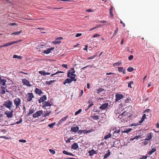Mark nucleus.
I'll list each match as a JSON object with an SVG mask.
<instances>
[{
	"instance_id": "f257e3e1",
	"label": "nucleus",
	"mask_w": 159,
	"mask_h": 159,
	"mask_svg": "<svg viewBox=\"0 0 159 159\" xmlns=\"http://www.w3.org/2000/svg\"><path fill=\"white\" fill-rule=\"evenodd\" d=\"M13 102L15 105L16 106V108H19L21 102V100L20 98H17L14 100Z\"/></svg>"
},
{
	"instance_id": "f03ea898",
	"label": "nucleus",
	"mask_w": 159,
	"mask_h": 159,
	"mask_svg": "<svg viewBox=\"0 0 159 159\" xmlns=\"http://www.w3.org/2000/svg\"><path fill=\"white\" fill-rule=\"evenodd\" d=\"M12 105V102L9 100H8L7 101L5 102L4 105L7 108L10 109Z\"/></svg>"
},
{
	"instance_id": "7ed1b4c3",
	"label": "nucleus",
	"mask_w": 159,
	"mask_h": 159,
	"mask_svg": "<svg viewBox=\"0 0 159 159\" xmlns=\"http://www.w3.org/2000/svg\"><path fill=\"white\" fill-rule=\"evenodd\" d=\"M75 72V71L73 68H71L69 71L67 73V77H71L72 76H76V75L74 74Z\"/></svg>"
},
{
	"instance_id": "20e7f679",
	"label": "nucleus",
	"mask_w": 159,
	"mask_h": 159,
	"mask_svg": "<svg viewBox=\"0 0 159 159\" xmlns=\"http://www.w3.org/2000/svg\"><path fill=\"white\" fill-rule=\"evenodd\" d=\"M33 94L32 93H28L26 96V98L28 102L32 101V98H34Z\"/></svg>"
},
{
	"instance_id": "39448f33",
	"label": "nucleus",
	"mask_w": 159,
	"mask_h": 159,
	"mask_svg": "<svg viewBox=\"0 0 159 159\" xmlns=\"http://www.w3.org/2000/svg\"><path fill=\"white\" fill-rule=\"evenodd\" d=\"M22 41V40L20 39L19 40H18V41H14V42H11L7 43L5 44H4L3 45L0 46V48H1L2 47L7 46H8L9 45H12L14 43H17L20 41Z\"/></svg>"
},
{
	"instance_id": "423d86ee",
	"label": "nucleus",
	"mask_w": 159,
	"mask_h": 159,
	"mask_svg": "<svg viewBox=\"0 0 159 159\" xmlns=\"http://www.w3.org/2000/svg\"><path fill=\"white\" fill-rule=\"evenodd\" d=\"M43 113V111H39L33 114V117L34 118H36L40 116Z\"/></svg>"
},
{
	"instance_id": "0eeeda50",
	"label": "nucleus",
	"mask_w": 159,
	"mask_h": 159,
	"mask_svg": "<svg viewBox=\"0 0 159 159\" xmlns=\"http://www.w3.org/2000/svg\"><path fill=\"white\" fill-rule=\"evenodd\" d=\"M115 97V101L117 102L122 99L124 97V95L122 94L117 93L116 94Z\"/></svg>"
},
{
	"instance_id": "6e6552de",
	"label": "nucleus",
	"mask_w": 159,
	"mask_h": 159,
	"mask_svg": "<svg viewBox=\"0 0 159 159\" xmlns=\"http://www.w3.org/2000/svg\"><path fill=\"white\" fill-rule=\"evenodd\" d=\"M22 82L24 85H26L27 86L31 87L32 85L30 84L29 81L26 79H24L22 80Z\"/></svg>"
},
{
	"instance_id": "1a4fd4ad",
	"label": "nucleus",
	"mask_w": 159,
	"mask_h": 159,
	"mask_svg": "<svg viewBox=\"0 0 159 159\" xmlns=\"http://www.w3.org/2000/svg\"><path fill=\"white\" fill-rule=\"evenodd\" d=\"M13 111H6L5 112V114L6 115L8 118H11L13 116Z\"/></svg>"
},
{
	"instance_id": "9d476101",
	"label": "nucleus",
	"mask_w": 159,
	"mask_h": 159,
	"mask_svg": "<svg viewBox=\"0 0 159 159\" xmlns=\"http://www.w3.org/2000/svg\"><path fill=\"white\" fill-rule=\"evenodd\" d=\"M43 105L42 107L44 109H46V108L48 106H51V104L49 102H44L42 103Z\"/></svg>"
},
{
	"instance_id": "9b49d317",
	"label": "nucleus",
	"mask_w": 159,
	"mask_h": 159,
	"mask_svg": "<svg viewBox=\"0 0 159 159\" xmlns=\"http://www.w3.org/2000/svg\"><path fill=\"white\" fill-rule=\"evenodd\" d=\"M152 133H148L146 135V138L145 139V140H150L152 138Z\"/></svg>"
},
{
	"instance_id": "f8f14e48",
	"label": "nucleus",
	"mask_w": 159,
	"mask_h": 159,
	"mask_svg": "<svg viewBox=\"0 0 159 159\" xmlns=\"http://www.w3.org/2000/svg\"><path fill=\"white\" fill-rule=\"evenodd\" d=\"M34 92L36 94H38L39 95H41L43 93L42 90L37 88L35 89Z\"/></svg>"
},
{
	"instance_id": "ddd939ff",
	"label": "nucleus",
	"mask_w": 159,
	"mask_h": 159,
	"mask_svg": "<svg viewBox=\"0 0 159 159\" xmlns=\"http://www.w3.org/2000/svg\"><path fill=\"white\" fill-rule=\"evenodd\" d=\"M108 103H106L102 104L100 107V109L102 110H104L108 106Z\"/></svg>"
},
{
	"instance_id": "4468645a",
	"label": "nucleus",
	"mask_w": 159,
	"mask_h": 159,
	"mask_svg": "<svg viewBox=\"0 0 159 159\" xmlns=\"http://www.w3.org/2000/svg\"><path fill=\"white\" fill-rule=\"evenodd\" d=\"M47 97L46 95H44L43 97L40 98L38 101L39 103L43 102L47 99Z\"/></svg>"
},
{
	"instance_id": "2eb2a0df",
	"label": "nucleus",
	"mask_w": 159,
	"mask_h": 159,
	"mask_svg": "<svg viewBox=\"0 0 159 159\" xmlns=\"http://www.w3.org/2000/svg\"><path fill=\"white\" fill-rule=\"evenodd\" d=\"M51 113V111L46 110L44 111L43 113V117H45L47 116H48L50 113Z\"/></svg>"
},
{
	"instance_id": "dca6fc26",
	"label": "nucleus",
	"mask_w": 159,
	"mask_h": 159,
	"mask_svg": "<svg viewBox=\"0 0 159 159\" xmlns=\"http://www.w3.org/2000/svg\"><path fill=\"white\" fill-rule=\"evenodd\" d=\"M79 129V127L78 126L75 127L72 126L71 127V129L73 132L76 133L78 131Z\"/></svg>"
},
{
	"instance_id": "f3484780",
	"label": "nucleus",
	"mask_w": 159,
	"mask_h": 159,
	"mask_svg": "<svg viewBox=\"0 0 159 159\" xmlns=\"http://www.w3.org/2000/svg\"><path fill=\"white\" fill-rule=\"evenodd\" d=\"M88 153L89 154V155L90 156H91L94 154H96L97 152L96 151H95L94 149H92V150L89 151L88 152Z\"/></svg>"
},
{
	"instance_id": "a211bd4d",
	"label": "nucleus",
	"mask_w": 159,
	"mask_h": 159,
	"mask_svg": "<svg viewBox=\"0 0 159 159\" xmlns=\"http://www.w3.org/2000/svg\"><path fill=\"white\" fill-rule=\"evenodd\" d=\"M79 148V146L77 143H74L71 147V148L74 150H76Z\"/></svg>"
},
{
	"instance_id": "6ab92c4d",
	"label": "nucleus",
	"mask_w": 159,
	"mask_h": 159,
	"mask_svg": "<svg viewBox=\"0 0 159 159\" xmlns=\"http://www.w3.org/2000/svg\"><path fill=\"white\" fill-rule=\"evenodd\" d=\"M35 111V110L34 109V108H32L31 107L29 110V111L27 114V115L28 116L30 115V114H31L33 113Z\"/></svg>"
},
{
	"instance_id": "aec40b11",
	"label": "nucleus",
	"mask_w": 159,
	"mask_h": 159,
	"mask_svg": "<svg viewBox=\"0 0 159 159\" xmlns=\"http://www.w3.org/2000/svg\"><path fill=\"white\" fill-rule=\"evenodd\" d=\"M71 82L72 80L71 79L69 78H67L65 80L63 83L65 85L67 83H71Z\"/></svg>"
},
{
	"instance_id": "412c9836",
	"label": "nucleus",
	"mask_w": 159,
	"mask_h": 159,
	"mask_svg": "<svg viewBox=\"0 0 159 159\" xmlns=\"http://www.w3.org/2000/svg\"><path fill=\"white\" fill-rule=\"evenodd\" d=\"M62 152L64 154H66V155H69L71 156H74V155L72 153L69 152L65 150L63 151Z\"/></svg>"
},
{
	"instance_id": "4be33fe9",
	"label": "nucleus",
	"mask_w": 159,
	"mask_h": 159,
	"mask_svg": "<svg viewBox=\"0 0 159 159\" xmlns=\"http://www.w3.org/2000/svg\"><path fill=\"white\" fill-rule=\"evenodd\" d=\"M89 104V108H90L93 105V103L92 101V100L91 99L89 100L87 102Z\"/></svg>"
},
{
	"instance_id": "5701e85b",
	"label": "nucleus",
	"mask_w": 159,
	"mask_h": 159,
	"mask_svg": "<svg viewBox=\"0 0 159 159\" xmlns=\"http://www.w3.org/2000/svg\"><path fill=\"white\" fill-rule=\"evenodd\" d=\"M56 81V80H52L50 81H46V84H48L50 85L53 83L55 82Z\"/></svg>"
},
{
	"instance_id": "b1692460",
	"label": "nucleus",
	"mask_w": 159,
	"mask_h": 159,
	"mask_svg": "<svg viewBox=\"0 0 159 159\" xmlns=\"http://www.w3.org/2000/svg\"><path fill=\"white\" fill-rule=\"evenodd\" d=\"M6 80L5 79H1L0 82V84H2L4 86L6 84Z\"/></svg>"
},
{
	"instance_id": "393cba45",
	"label": "nucleus",
	"mask_w": 159,
	"mask_h": 159,
	"mask_svg": "<svg viewBox=\"0 0 159 159\" xmlns=\"http://www.w3.org/2000/svg\"><path fill=\"white\" fill-rule=\"evenodd\" d=\"M131 130H132V129L131 128H129L128 129H127L126 130H125L124 131H122L121 132V133H128L129 132L131 131Z\"/></svg>"
},
{
	"instance_id": "a878e982",
	"label": "nucleus",
	"mask_w": 159,
	"mask_h": 159,
	"mask_svg": "<svg viewBox=\"0 0 159 159\" xmlns=\"http://www.w3.org/2000/svg\"><path fill=\"white\" fill-rule=\"evenodd\" d=\"M58 39L57 38L55 41L52 42V43L54 44H59L61 43V42L58 40Z\"/></svg>"
},
{
	"instance_id": "bb28decb",
	"label": "nucleus",
	"mask_w": 159,
	"mask_h": 159,
	"mask_svg": "<svg viewBox=\"0 0 159 159\" xmlns=\"http://www.w3.org/2000/svg\"><path fill=\"white\" fill-rule=\"evenodd\" d=\"M146 117V114H144L142 116L141 120L139 121V123H142L144 120L145 119Z\"/></svg>"
},
{
	"instance_id": "cd10ccee",
	"label": "nucleus",
	"mask_w": 159,
	"mask_h": 159,
	"mask_svg": "<svg viewBox=\"0 0 159 159\" xmlns=\"http://www.w3.org/2000/svg\"><path fill=\"white\" fill-rule=\"evenodd\" d=\"M113 6H111L110 9V14L111 16L112 17H113Z\"/></svg>"
},
{
	"instance_id": "c85d7f7f",
	"label": "nucleus",
	"mask_w": 159,
	"mask_h": 159,
	"mask_svg": "<svg viewBox=\"0 0 159 159\" xmlns=\"http://www.w3.org/2000/svg\"><path fill=\"white\" fill-rule=\"evenodd\" d=\"M141 138V135H138V136H136L134 137V138H131L130 139V140H134V139H139L140 138Z\"/></svg>"
},
{
	"instance_id": "c756f323",
	"label": "nucleus",
	"mask_w": 159,
	"mask_h": 159,
	"mask_svg": "<svg viewBox=\"0 0 159 159\" xmlns=\"http://www.w3.org/2000/svg\"><path fill=\"white\" fill-rule=\"evenodd\" d=\"M111 135L110 133H109L108 134L105 136L104 137V139L106 140L107 139L111 138Z\"/></svg>"
},
{
	"instance_id": "7c9ffc66",
	"label": "nucleus",
	"mask_w": 159,
	"mask_h": 159,
	"mask_svg": "<svg viewBox=\"0 0 159 159\" xmlns=\"http://www.w3.org/2000/svg\"><path fill=\"white\" fill-rule=\"evenodd\" d=\"M13 58H18V59H22V57L21 56H18L16 55H14L13 56Z\"/></svg>"
},
{
	"instance_id": "2f4dec72",
	"label": "nucleus",
	"mask_w": 159,
	"mask_h": 159,
	"mask_svg": "<svg viewBox=\"0 0 159 159\" xmlns=\"http://www.w3.org/2000/svg\"><path fill=\"white\" fill-rule=\"evenodd\" d=\"M110 155V152L109 151L106 154L104 157V158H106L108 157Z\"/></svg>"
},
{
	"instance_id": "473e14b6",
	"label": "nucleus",
	"mask_w": 159,
	"mask_h": 159,
	"mask_svg": "<svg viewBox=\"0 0 159 159\" xmlns=\"http://www.w3.org/2000/svg\"><path fill=\"white\" fill-rule=\"evenodd\" d=\"M75 76H71V77H69V78H70V79L71 80L72 82V81H76V79L75 78Z\"/></svg>"
},
{
	"instance_id": "72a5a7b5",
	"label": "nucleus",
	"mask_w": 159,
	"mask_h": 159,
	"mask_svg": "<svg viewBox=\"0 0 159 159\" xmlns=\"http://www.w3.org/2000/svg\"><path fill=\"white\" fill-rule=\"evenodd\" d=\"M99 116H92V118L94 120H97L99 119Z\"/></svg>"
},
{
	"instance_id": "f704fd0d",
	"label": "nucleus",
	"mask_w": 159,
	"mask_h": 159,
	"mask_svg": "<svg viewBox=\"0 0 159 159\" xmlns=\"http://www.w3.org/2000/svg\"><path fill=\"white\" fill-rule=\"evenodd\" d=\"M121 63V62H117L113 64V66H120V65Z\"/></svg>"
},
{
	"instance_id": "c9c22d12",
	"label": "nucleus",
	"mask_w": 159,
	"mask_h": 159,
	"mask_svg": "<svg viewBox=\"0 0 159 159\" xmlns=\"http://www.w3.org/2000/svg\"><path fill=\"white\" fill-rule=\"evenodd\" d=\"M118 27H117L116 28V29L115 31V32L113 34V37H114L116 36V34L117 33L118 31Z\"/></svg>"
},
{
	"instance_id": "e433bc0d",
	"label": "nucleus",
	"mask_w": 159,
	"mask_h": 159,
	"mask_svg": "<svg viewBox=\"0 0 159 159\" xmlns=\"http://www.w3.org/2000/svg\"><path fill=\"white\" fill-rule=\"evenodd\" d=\"M55 125V123H52L51 124H49L48 125V126L50 128H53L54 126Z\"/></svg>"
},
{
	"instance_id": "4c0bfd02",
	"label": "nucleus",
	"mask_w": 159,
	"mask_h": 159,
	"mask_svg": "<svg viewBox=\"0 0 159 159\" xmlns=\"http://www.w3.org/2000/svg\"><path fill=\"white\" fill-rule=\"evenodd\" d=\"M156 150V149L155 148H152V150L150 151V152L149 153H150L149 155L151 154L152 153L155 152Z\"/></svg>"
},
{
	"instance_id": "58836bf2",
	"label": "nucleus",
	"mask_w": 159,
	"mask_h": 159,
	"mask_svg": "<svg viewBox=\"0 0 159 159\" xmlns=\"http://www.w3.org/2000/svg\"><path fill=\"white\" fill-rule=\"evenodd\" d=\"M22 31H20V32H15L12 33L11 34V35H18L20 34L21 32Z\"/></svg>"
},
{
	"instance_id": "ea45409f",
	"label": "nucleus",
	"mask_w": 159,
	"mask_h": 159,
	"mask_svg": "<svg viewBox=\"0 0 159 159\" xmlns=\"http://www.w3.org/2000/svg\"><path fill=\"white\" fill-rule=\"evenodd\" d=\"M39 73L41 74V75H46V72L43 70V71H39Z\"/></svg>"
},
{
	"instance_id": "a19ab883",
	"label": "nucleus",
	"mask_w": 159,
	"mask_h": 159,
	"mask_svg": "<svg viewBox=\"0 0 159 159\" xmlns=\"http://www.w3.org/2000/svg\"><path fill=\"white\" fill-rule=\"evenodd\" d=\"M43 52L45 54H48L50 52V50H49V49H48L47 50H44L43 51Z\"/></svg>"
},
{
	"instance_id": "79ce46f5",
	"label": "nucleus",
	"mask_w": 159,
	"mask_h": 159,
	"mask_svg": "<svg viewBox=\"0 0 159 159\" xmlns=\"http://www.w3.org/2000/svg\"><path fill=\"white\" fill-rule=\"evenodd\" d=\"M118 71L119 72H122L123 70V68L122 67H118Z\"/></svg>"
},
{
	"instance_id": "37998d69",
	"label": "nucleus",
	"mask_w": 159,
	"mask_h": 159,
	"mask_svg": "<svg viewBox=\"0 0 159 159\" xmlns=\"http://www.w3.org/2000/svg\"><path fill=\"white\" fill-rule=\"evenodd\" d=\"M134 69L133 67H129L127 69V70L129 72H132L133 70Z\"/></svg>"
},
{
	"instance_id": "c03bdc74",
	"label": "nucleus",
	"mask_w": 159,
	"mask_h": 159,
	"mask_svg": "<svg viewBox=\"0 0 159 159\" xmlns=\"http://www.w3.org/2000/svg\"><path fill=\"white\" fill-rule=\"evenodd\" d=\"M81 111H82V110L81 109H80L78 111L75 112V115H77L80 113L81 112Z\"/></svg>"
},
{
	"instance_id": "a18cd8bd",
	"label": "nucleus",
	"mask_w": 159,
	"mask_h": 159,
	"mask_svg": "<svg viewBox=\"0 0 159 159\" xmlns=\"http://www.w3.org/2000/svg\"><path fill=\"white\" fill-rule=\"evenodd\" d=\"M134 83V82L133 81H131L128 84V87L130 88H132V87L131 86V85Z\"/></svg>"
},
{
	"instance_id": "49530a36",
	"label": "nucleus",
	"mask_w": 159,
	"mask_h": 159,
	"mask_svg": "<svg viewBox=\"0 0 159 159\" xmlns=\"http://www.w3.org/2000/svg\"><path fill=\"white\" fill-rule=\"evenodd\" d=\"M22 119L21 118H20V119L19 121H17L16 122V123L15 124H13L12 125H14V124H18L20 123H21L22 122Z\"/></svg>"
},
{
	"instance_id": "de8ad7c7",
	"label": "nucleus",
	"mask_w": 159,
	"mask_h": 159,
	"mask_svg": "<svg viewBox=\"0 0 159 159\" xmlns=\"http://www.w3.org/2000/svg\"><path fill=\"white\" fill-rule=\"evenodd\" d=\"M125 112H123L119 116V118L120 119L122 118L124 116V115L125 116V115H124L125 114Z\"/></svg>"
},
{
	"instance_id": "09e8293b",
	"label": "nucleus",
	"mask_w": 159,
	"mask_h": 159,
	"mask_svg": "<svg viewBox=\"0 0 159 159\" xmlns=\"http://www.w3.org/2000/svg\"><path fill=\"white\" fill-rule=\"evenodd\" d=\"M96 57V55H94L92 56H91V57H90L87 58V59L88 60H90V59H93L95 58Z\"/></svg>"
},
{
	"instance_id": "8fccbe9b",
	"label": "nucleus",
	"mask_w": 159,
	"mask_h": 159,
	"mask_svg": "<svg viewBox=\"0 0 159 159\" xmlns=\"http://www.w3.org/2000/svg\"><path fill=\"white\" fill-rule=\"evenodd\" d=\"M94 130L93 129H91L89 130H86V133H89L93 131Z\"/></svg>"
},
{
	"instance_id": "3c124183",
	"label": "nucleus",
	"mask_w": 159,
	"mask_h": 159,
	"mask_svg": "<svg viewBox=\"0 0 159 159\" xmlns=\"http://www.w3.org/2000/svg\"><path fill=\"white\" fill-rule=\"evenodd\" d=\"M63 73V71H57V72H56V73L54 74H52L51 75V76H53L54 75H56V74H57L59 73Z\"/></svg>"
},
{
	"instance_id": "603ef678",
	"label": "nucleus",
	"mask_w": 159,
	"mask_h": 159,
	"mask_svg": "<svg viewBox=\"0 0 159 159\" xmlns=\"http://www.w3.org/2000/svg\"><path fill=\"white\" fill-rule=\"evenodd\" d=\"M49 151L51 153H52V154H54L55 153V152L54 150L52 149H49Z\"/></svg>"
},
{
	"instance_id": "864d4df0",
	"label": "nucleus",
	"mask_w": 159,
	"mask_h": 159,
	"mask_svg": "<svg viewBox=\"0 0 159 159\" xmlns=\"http://www.w3.org/2000/svg\"><path fill=\"white\" fill-rule=\"evenodd\" d=\"M119 134L116 133V132H114L113 134V137H115V138H116L119 135Z\"/></svg>"
},
{
	"instance_id": "5fc2aeb1",
	"label": "nucleus",
	"mask_w": 159,
	"mask_h": 159,
	"mask_svg": "<svg viewBox=\"0 0 159 159\" xmlns=\"http://www.w3.org/2000/svg\"><path fill=\"white\" fill-rule=\"evenodd\" d=\"M140 123H132V124H131V126H137L138 125H140Z\"/></svg>"
},
{
	"instance_id": "6e6d98bb",
	"label": "nucleus",
	"mask_w": 159,
	"mask_h": 159,
	"mask_svg": "<svg viewBox=\"0 0 159 159\" xmlns=\"http://www.w3.org/2000/svg\"><path fill=\"white\" fill-rule=\"evenodd\" d=\"M68 116H67L66 117L62 118L61 119V120H62L63 121H65L66 120V119L68 118Z\"/></svg>"
},
{
	"instance_id": "4d7b16f0",
	"label": "nucleus",
	"mask_w": 159,
	"mask_h": 159,
	"mask_svg": "<svg viewBox=\"0 0 159 159\" xmlns=\"http://www.w3.org/2000/svg\"><path fill=\"white\" fill-rule=\"evenodd\" d=\"M6 2H7V3L9 4H10L11 5H13V4L12 2L8 0H7L6 1Z\"/></svg>"
},
{
	"instance_id": "13d9d810",
	"label": "nucleus",
	"mask_w": 159,
	"mask_h": 159,
	"mask_svg": "<svg viewBox=\"0 0 159 159\" xmlns=\"http://www.w3.org/2000/svg\"><path fill=\"white\" fill-rule=\"evenodd\" d=\"M103 89H98L97 91L98 92V93H100L102 92L103 91Z\"/></svg>"
},
{
	"instance_id": "bf43d9fd",
	"label": "nucleus",
	"mask_w": 159,
	"mask_h": 159,
	"mask_svg": "<svg viewBox=\"0 0 159 159\" xmlns=\"http://www.w3.org/2000/svg\"><path fill=\"white\" fill-rule=\"evenodd\" d=\"M19 142L21 143H25L26 142V140L24 139H20L19 140Z\"/></svg>"
},
{
	"instance_id": "052dcab7",
	"label": "nucleus",
	"mask_w": 159,
	"mask_h": 159,
	"mask_svg": "<svg viewBox=\"0 0 159 159\" xmlns=\"http://www.w3.org/2000/svg\"><path fill=\"white\" fill-rule=\"evenodd\" d=\"M134 57L132 55H130L128 57L129 60H131Z\"/></svg>"
},
{
	"instance_id": "680f3d73",
	"label": "nucleus",
	"mask_w": 159,
	"mask_h": 159,
	"mask_svg": "<svg viewBox=\"0 0 159 159\" xmlns=\"http://www.w3.org/2000/svg\"><path fill=\"white\" fill-rule=\"evenodd\" d=\"M120 131V129H119L118 130H115L114 131V132H116V133L119 134Z\"/></svg>"
},
{
	"instance_id": "e2e57ef3",
	"label": "nucleus",
	"mask_w": 159,
	"mask_h": 159,
	"mask_svg": "<svg viewBox=\"0 0 159 159\" xmlns=\"http://www.w3.org/2000/svg\"><path fill=\"white\" fill-rule=\"evenodd\" d=\"M82 34L81 33H77L75 35V37H78L79 36H81L82 35Z\"/></svg>"
},
{
	"instance_id": "0e129e2a",
	"label": "nucleus",
	"mask_w": 159,
	"mask_h": 159,
	"mask_svg": "<svg viewBox=\"0 0 159 159\" xmlns=\"http://www.w3.org/2000/svg\"><path fill=\"white\" fill-rule=\"evenodd\" d=\"M100 35L99 34H96L94 35L93 36V38H95V37H100Z\"/></svg>"
},
{
	"instance_id": "69168bd1",
	"label": "nucleus",
	"mask_w": 159,
	"mask_h": 159,
	"mask_svg": "<svg viewBox=\"0 0 159 159\" xmlns=\"http://www.w3.org/2000/svg\"><path fill=\"white\" fill-rule=\"evenodd\" d=\"M62 66L63 67H64V68H66V69H67L68 68V67H67V65H66V64H63L62 65Z\"/></svg>"
},
{
	"instance_id": "338daca9",
	"label": "nucleus",
	"mask_w": 159,
	"mask_h": 159,
	"mask_svg": "<svg viewBox=\"0 0 159 159\" xmlns=\"http://www.w3.org/2000/svg\"><path fill=\"white\" fill-rule=\"evenodd\" d=\"M72 139V138H70L68 139L66 141V142L67 143H69L70 142V140Z\"/></svg>"
},
{
	"instance_id": "774afa93",
	"label": "nucleus",
	"mask_w": 159,
	"mask_h": 159,
	"mask_svg": "<svg viewBox=\"0 0 159 159\" xmlns=\"http://www.w3.org/2000/svg\"><path fill=\"white\" fill-rule=\"evenodd\" d=\"M147 157L146 156H143L142 158H140V159H146Z\"/></svg>"
}]
</instances>
